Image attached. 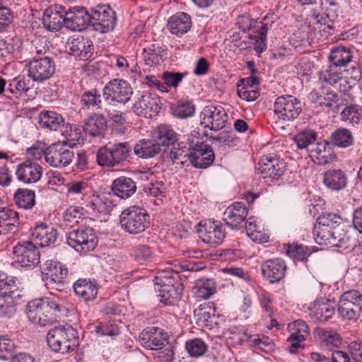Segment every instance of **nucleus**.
Masks as SVG:
<instances>
[{"mask_svg":"<svg viewBox=\"0 0 362 362\" xmlns=\"http://www.w3.org/2000/svg\"><path fill=\"white\" fill-rule=\"evenodd\" d=\"M76 334L71 326L55 327L47 333V344L54 352L66 354L73 351L78 344Z\"/></svg>","mask_w":362,"mask_h":362,"instance_id":"f03ea898","label":"nucleus"},{"mask_svg":"<svg viewBox=\"0 0 362 362\" xmlns=\"http://www.w3.org/2000/svg\"><path fill=\"white\" fill-rule=\"evenodd\" d=\"M107 127V121L101 114L94 113L88 117L85 124V132L92 136H96L102 134Z\"/></svg>","mask_w":362,"mask_h":362,"instance_id":"ea45409f","label":"nucleus"},{"mask_svg":"<svg viewBox=\"0 0 362 362\" xmlns=\"http://www.w3.org/2000/svg\"><path fill=\"white\" fill-rule=\"evenodd\" d=\"M317 134L312 130H304L294 136V141L299 149H306L308 151L316 141Z\"/></svg>","mask_w":362,"mask_h":362,"instance_id":"864d4df0","label":"nucleus"},{"mask_svg":"<svg viewBox=\"0 0 362 362\" xmlns=\"http://www.w3.org/2000/svg\"><path fill=\"white\" fill-rule=\"evenodd\" d=\"M165 50L158 44H151L144 49V59L150 66L160 64L166 56Z\"/></svg>","mask_w":362,"mask_h":362,"instance_id":"37998d69","label":"nucleus"},{"mask_svg":"<svg viewBox=\"0 0 362 362\" xmlns=\"http://www.w3.org/2000/svg\"><path fill=\"white\" fill-rule=\"evenodd\" d=\"M74 157V151L65 144L56 143L47 148L45 161L53 168H62L68 166Z\"/></svg>","mask_w":362,"mask_h":362,"instance_id":"9b49d317","label":"nucleus"},{"mask_svg":"<svg viewBox=\"0 0 362 362\" xmlns=\"http://www.w3.org/2000/svg\"><path fill=\"white\" fill-rule=\"evenodd\" d=\"M191 26V17L185 12L175 13L169 18L168 22L170 32L177 36L187 33L190 30Z\"/></svg>","mask_w":362,"mask_h":362,"instance_id":"cd10ccee","label":"nucleus"},{"mask_svg":"<svg viewBox=\"0 0 362 362\" xmlns=\"http://www.w3.org/2000/svg\"><path fill=\"white\" fill-rule=\"evenodd\" d=\"M35 195L31 189H19L14 194V202L19 208L24 209H31L35 203Z\"/></svg>","mask_w":362,"mask_h":362,"instance_id":"09e8293b","label":"nucleus"},{"mask_svg":"<svg viewBox=\"0 0 362 362\" xmlns=\"http://www.w3.org/2000/svg\"><path fill=\"white\" fill-rule=\"evenodd\" d=\"M308 98L316 106L331 107L337 95L329 87L320 85L309 94Z\"/></svg>","mask_w":362,"mask_h":362,"instance_id":"7c9ffc66","label":"nucleus"},{"mask_svg":"<svg viewBox=\"0 0 362 362\" xmlns=\"http://www.w3.org/2000/svg\"><path fill=\"white\" fill-rule=\"evenodd\" d=\"M155 290L159 288L179 286L177 280L172 276L170 272L163 271L159 272L153 279Z\"/></svg>","mask_w":362,"mask_h":362,"instance_id":"e2e57ef3","label":"nucleus"},{"mask_svg":"<svg viewBox=\"0 0 362 362\" xmlns=\"http://www.w3.org/2000/svg\"><path fill=\"white\" fill-rule=\"evenodd\" d=\"M16 261L23 267L33 268L40 262V251L30 241L18 243L13 249Z\"/></svg>","mask_w":362,"mask_h":362,"instance_id":"f8f14e48","label":"nucleus"},{"mask_svg":"<svg viewBox=\"0 0 362 362\" xmlns=\"http://www.w3.org/2000/svg\"><path fill=\"white\" fill-rule=\"evenodd\" d=\"M227 114L219 105H209L204 107L200 115L201 124L212 131L223 129L227 122Z\"/></svg>","mask_w":362,"mask_h":362,"instance_id":"9d476101","label":"nucleus"},{"mask_svg":"<svg viewBox=\"0 0 362 362\" xmlns=\"http://www.w3.org/2000/svg\"><path fill=\"white\" fill-rule=\"evenodd\" d=\"M341 219L334 214L320 216L313 230L315 241L318 245L339 247L345 234L341 233Z\"/></svg>","mask_w":362,"mask_h":362,"instance_id":"f257e3e1","label":"nucleus"},{"mask_svg":"<svg viewBox=\"0 0 362 362\" xmlns=\"http://www.w3.org/2000/svg\"><path fill=\"white\" fill-rule=\"evenodd\" d=\"M178 287L179 286H168L156 289V291L158 293L160 301L165 305H170L178 300L180 295L178 291Z\"/></svg>","mask_w":362,"mask_h":362,"instance_id":"052dcab7","label":"nucleus"},{"mask_svg":"<svg viewBox=\"0 0 362 362\" xmlns=\"http://www.w3.org/2000/svg\"><path fill=\"white\" fill-rule=\"evenodd\" d=\"M122 228L129 234H139L150 225V216L146 210L139 206L124 209L119 216Z\"/></svg>","mask_w":362,"mask_h":362,"instance_id":"7ed1b4c3","label":"nucleus"},{"mask_svg":"<svg viewBox=\"0 0 362 362\" xmlns=\"http://www.w3.org/2000/svg\"><path fill=\"white\" fill-rule=\"evenodd\" d=\"M19 282L15 278L0 280V296L17 299L20 296Z\"/></svg>","mask_w":362,"mask_h":362,"instance_id":"8fccbe9b","label":"nucleus"},{"mask_svg":"<svg viewBox=\"0 0 362 362\" xmlns=\"http://www.w3.org/2000/svg\"><path fill=\"white\" fill-rule=\"evenodd\" d=\"M189 160L196 168H206L214 160V153L209 144L200 143L195 145L189 153Z\"/></svg>","mask_w":362,"mask_h":362,"instance_id":"aec40b11","label":"nucleus"},{"mask_svg":"<svg viewBox=\"0 0 362 362\" xmlns=\"http://www.w3.org/2000/svg\"><path fill=\"white\" fill-rule=\"evenodd\" d=\"M16 175L17 180L25 185L35 184L42 177V168L36 162L25 160L17 165Z\"/></svg>","mask_w":362,"mask_h":362,"instance_id":"dca6fc26","label":"nucleus"},{"mask_svg":"<svg viewBox=\"0 0 362 362\" xmlns=\"http://www.w3.org/2000/svg\"><path fill=\"white\" fill-rule=\"evenodd\" d=\"M290 336L288 341L291 342L289 351L292 354L297 352L298 349L301 346L305 338L309 334V328L307 324L303 320H296L288 325Z\"/></svg>","mask_w":362,"mask_h":362,"instance_id":"5701e85b","label":"nucleus"},{"mask_svg":"<svg viewBox=\"0 0 362 362\" xmlns=\"http://www.w3.org/2000/svg\"><path fill=\"white\" fill-rule=\"evenodd\" d=\"M318 76L321 85L325 86L327 85L336 86L338 82L343 80L341 69L333 64L322 69Z\"/></svg>","mask_w":362,"mask_h":362,"instance_id":"58836bf2","label":"nucleus"},{"mask_svg":"<svg viewBox=\"0 0 362 362\" xmlns=\"http://www.w3.org/2000/svg\"><path fill=\"white\" fill-rule=\"evenodd\" d=\"M97 162L101 166L114 167L117 165L110 146L101 147L97 153Z\"/></svg>","mask_w":362,"mask_h":362,"instance_id":"69168bd1","label":"nucleus"},{"mask_svg":"<svg viewBox=\"0 0 362 362\" xmlns=\"http://www.w3.org/2000/svg\"><path fill=\"white\" fill-rule=\"evenodd\" d=\"M334 313V308L327 301L317 300L310 310V317L315 322H324L332 317Z\"/></svg>","mask_w":362,"mask_h":362,"instance_id":"c9c22d12","label":"nucleus"},{"mask_svg":"<svg viewBox=\"0 0 362 362\" xmlns=\"http://www.w3.org/2000/svg\"><path fill=\"white\" fill-rule=\"evenodd\" d=\"M258 170L266 182L279 180L286 170V165L279 157L268 154L262 157L258 163Z\"/></svg>","mask_w":362,"mask_h":362,"instance_id":"0eeeda50","label":"nucleus"},{"mask_svg":"<svg viewBox=\"0 0 362 362\" xmlns=\"http://www.w3.org/2000/svg\"><path fill=\"white\" fill-rule=\"evenodd\" d=\"M333 144L339 148H347L354 143L352 133L346 128H338L331 135Z\"/></svg>","mask_w":362,"mask_h":362,"instance_id":"de8ad7c7","label":"nucleus"},{"mask_svg":"<svg viewBox=\"0 0 362 362\" xmlns=\"http://www.w3.org/2000/svg\"><path fill=\"white\" fill-rule=\"evenodd\" d=\"M197 231L202 241L209 245H220L226 237L223 226L212 221L200 223Z\"/></svg>","mask_w":362,"mask_h":362,"instance_id":"f3484780","label":"nucleus"},{"mask_svg":"<svg viewBox=\"0 0 362 362\" xmlns=\"http://www.w3.org/2000/svg\"><path fill=\"white\" fill-rule=\"evenodd\" d=\"M168 339L166 333L158 327H151L143 330L139 337L140 344L151 350L162 349Z\"/></svg>","mask_w":362,"mask_h":362,"instance_id":"6ab92c4d","label":"nucleus"},{"mask_svg":"<svg viewBox=\"0 0 362 362\" xmlns=\"http://www.w3.org/2000/svg\"><path fill=\"white\" fill-rule=\"evenodd\" d=\"M98 237L90 228H79L68 233L67 243L80 253L93 250L98 245Z\"/></svg>","mask_w":362,"mask_h":362,"instance_id":"20e7f679","label":"nucleus"},{"mask_svg":"<svg viewBox=\"0 0 362 362\" xmlns=\"http://www.w3.org/2000/svg\"><path fill=\"white\" fill-rule=\"evenodd\" d=\"M86 211L92 214H110L115 204L111 199L107 197L93 196L84 204Z\"/></svg>","mask_w":362,"mask_h":362,"instance_id":"c85d7f7f","label":"nucleus"},{"mask_svg":"<svg viewBox=\"0 0 362 362\" xmlns=\"http://www.w3.org/2000/svg\"><path fill=\"white\" fill-rule=\"evenodd\" d=\"M27 316L30 322L40 326H45L54 320L52 313L47 311L41 298H36L28 302Z\"/></svg>","mask_w":362,"mask_h":362,"instance_id":"a211bd4d","label":"nucleus"},{"mask_svg":"<svg viewBox=\"0 0 362 362\" xmlns=\"http://www.w3.org/2000/svg\"><path fill=\"white\" fill-rule=\"evenodd\" d=\"M92 18L94 29L102 33L112 30L115 26V13L107 5H99L94 8Z\"/></svg>","mask_w":362,"mask_h":362,"instance_id":"ddd939ff","label":"nucleus"},{"mask_svg":"<svg viewBox=\"0 0 362 362\" xmlns=\"http://www.w3.org/2000/svg\"><path fill=\"white\" fill-rule=\"evenodd\" d=\"M31 235L36 244L44 247L53 245L57 239L58 233L52 226L41 223L33 228Z\"/></svg>","mask_w":362,"mask_h":362,"instance_id":"412c9836","label":"nucleus"},{"mask_svg":"<svg viewBox=\"0 0 362 362\" xmlns=\"http://www.w3.org/2000/svg\"><path fill=\"white\" fill-rule=\"evenodd\" d=\"M320 7L330 21H334L337 19L340 10L337 0H321Z\"/></svg>","mask_w":362,"mask_h":362,"instance_id":"774afa93","label":"nucleus"},{"mask_svg":"<svg viewBox=\"0 0 362 362\" xmlns=\"http://www.w3.org/2000/svg\"><path fill=\"white\" fill-rule=\"evenodd\" d=\"M286 252L293 260L305 261L312 254L311 250L302 245H289L287 247Z\"/></svg>","mask_w":362,"mask_h":362,"instance_id":"680f3d73","label":"nucleus"},{"mask_svg":"<svg viewBox=\"0 0 362 362\" xmlns=\"http://www.w3.org/2000/svg\"><path fill=\"white\" fill-rule=\"evenodd\" d=\"M81 104L84 109L98 110L102 104L100 91L96 88L85 91L81 97Z\"/></svg>","mask_w":362,"mask_h":362,"instance_id":"49530a36","label":"nucleus"},{"mask_svg":"<svg viewBox=\"0 0 362 362\" xmlns=\"http://www.w3.org/2000/svg\"><path fill=\"white\" fill-rule=\"evenodd\" d=\"M43 301L45 306L49 313H52V316L54 313L61 312L64 308V300L62 298L57 295L51 294L48 297L40 298Z\"/></svg>","mask_w":362,"mask_h":362,"instance_id":"338daca9","label":"nucleus"},{"mask_svg":"<svg viewBox=\"0 0 362 362\" xmlns=\"http://www.w3.org/2000/svg\"><path fill=\"white\" fill-rule=\"evenodd\" d=\"M75 294L86 301L92 300L98 294V285L95 281L80 279L73 285Z\"/></svg>","mask_w":362,"mask_h":362,"instance_id":"c756f323","label":"nucleus"},{"mask_svg":"<svg viewBox=\"0 0 362 362\" xmlns=\"http://www.w3.org/2000/svg\"><path fill=\"white\" fill-rule=\"evenodd\" d=\"M310 358L314 362H350L348 354L342 351H334L331 356H325L318 352H312Z\"/></svg>","mask_w":362,"mask_h":362,"instance_id":"603ef678","label":"nucleus"},{"mask_svg":"<svg viewBox=\"0 0 362 362\" xmlns=\"http://www.w3.org/2000/svg\"><path fill=\"white\" fill-rule=\"evenodd\" d=\"M169 156L173 163L180 164L183 167L189 157V149L186 146L177 144L171 148Z\"/></svg>","mask_w":362,"mask_h":362,"instance_id":"13d9d810","label":"nucleus"},{"mask_svg":"<svg viewBox=\"0 0 362 362\" xmlns=\"http://www.w3.org/2000/svg\"><path fill=\"white\" fill-rule=\"evenodd\" d=\"M341 120L353 126L358 124L362 118V108L356 105L345 107L341 113Z\"/></svg>","mask_w":362,"mask_h":362,"instance_id":"5fc2aeb1","label":"nucleus"},{"mask_svg":"<svg viewBox=\"0 0 362 362\" xmlns=\"http://www.w3.org/2000/svg\"><path fill=\"white\" fill-rule=\"evenodd\" d=\"M243 81V82L246 81L247 83L245 84L242 88H238V96L241 99L247 101H253L256 100L259 96V93L252 88V85L257 84L258 83L257 79L255 77H251Z\"/></svg>","mask_w":362,"mask_h":362,"instance_id":"4d7b16f0","label":"nucleus"},{"mask_svg":"<svg viewBox=\"0 0 362 362\" xmlns=\"http://www.w3.org/2000/svg\"><path fill=\"white\" fill-rule=\"evenodd\" d=\"M173 115L180 119L187 118L194 115L195 106L189 101L180 100L170 107Z\"/></svg>","mask_w":362,"mask_h":362,"instance_id":"3c124183","label":"nucleus"},{"mask_svg":"<svg viewBox=\"0 0 362 362\" xmlns=\"http://www.w3.org/2000/svg\"><path fill=\"white\" fill-rule=\"evenodd\" d=\"M158 99L151 94L143 95L135 102L133 110L134 113L140 117L151 118L160 110Z\"/></svg>","mask_w":362,"mask_h":362,"instance_id":"4be33fe9","label":"nucleus"},{"mask_svg":"<svg viewBox=\"0 0 362 362\" xmlns=\"http://www.w3.org/2000/svg\"><path fill=\"white\" fill-rule=\"evenodd\" d=\"M308 153L311 158H315L318 160L319 164H325L330 156L329 144L326 140L315 141L309 148Z\"/></svg>","mask_w":362,"mask_h":362,"instance_id":"c03bdc74","label":"nucleus"},{"mask_svg":"<svg viewBox=\"0 0 362 362\" xmlns=\"http://www.w3.org/2000/svg\"><path fill=\"white\" fill-rule=\"evenodd\" d=\"M66 193L68 197H84L88 189L86 182L81 180H71L64 184Z\"/></svg>","mask_w":362,"mask_h":362,"instance_id":"bf43d9fd","label":"nucleus"},{"mask_svg":"<svg viewBox=\"0 0 362 362\" xmlns=\"http://www.w3.org/2000/svg\"><path fill=\"white\" fill-rule=\"evenodd\" d=\"M216 284L212 279H200L192 288L194 296L199 300L207 299L216 293Z\"/></svg>","mask_w":362,"mask_h":362,"instance_id":"e433bc0d","label":"nucleus"},{"mask_svg":"<svg viewBox=\"0 0 362 362\" xmlns=\"http://www.w3.org/2000/svg\"><path fill=\"white\" fill-rule=\"evenodd\" d=\"M315 337L319 341L320 346L327 349L339 347L341 339L339 334L329 329L317 328L315 331Z\"/></svg>","mask_w":362,"mask_h":362,"instance_id":"f704fd0d","label":"nucleus"},{"mask_svg":"<svg viewBox=\"0 0 362 362\" xmlns=\"http://www.w3.org/2000/svg\"><path fill=\"white\" fill-rule=\"evenodd\" d=\"M301 110L300 102L292 95L278 97L274 105L275 115L284 121L293 120L298 117Z\"/></svg>","mask_w":362,"mask_h":362,"instance_id":"6e6552de","label":"nucleus"},{"mask_svg":"<svg viewBox=\"0 0 362 362\" xmlns=\"http://www.w3.org/2000/svg\"><path fill=\"white\" fill-rule=\"evenodd\" d=\"M27 66L29 78L37 83L49 79L55 71L54 62L48 57L34 58Z\"/></svg>","mask_w":362,"mask_h":362,"instance_id":"1a4fd4ad","label":"nucleus"},{"mask_svg":"<svg viewBox=\"0 0 362 362\" xmlns=\"http://www.w3.org/2000/svg\"><path fill=\"white\" fill-rule=\"evenodd\" d=\"M347 178L341 170H329L324 175V183L332 190H340L346 185Z\"/></svg>","mask_w":362,"mask_h":362,"instance_id":"a19ab883","label":"nucleus"},{"mask_svg":"<svg viewBox=\"0 0 362 362\" xmlns=\"http://www.w3.org/2000/svg\"><path fill=\"white\" fill-rule=\"evenodd\" d=\"M31 88L29 79L18 76L11 81L8 86V90L11 93L15 94L17 98H19L23 94L26 95Z\"/></svg>","mask_w":362,"mask_h":362,"instance_id":"6e6d98bb","label":"nucleus"},{"mask_svg":"<svg viewBox=\"0 0 362 362\" xmlns=\"http://www.w3.org/2000/svg\"><path fill=\"white\" fill-rule=\"evenodd\" d=\"M352 57L349 48L339 46L332 50L329 59L332 64L341 69L346 66L351 62Z\"/></svg>","mask_w":362,"mask_h":362,"instance_id":"a18cd8bd","label":"nucleus"},{"mask_svg":"<svg viewBox=\"0 0 362 362\" xmlns=\"http://www.w3.org/2000/svg\"><path fill=\"white\" fill-rule=\"evenodd\" d=\"M245 229L247 236L253 242L263 243L269 241V235L267 230L255 217H250L247 220Z\"/></svg>","mask_w":362,"mask_h":362,"instance_id":"2f4dec72","label":"nucleus"},{"mask_svg":"<svg viewBox=\"0 0 362 362\" xmlns=\"http://www.w3.org/2000/svg\"><path fill=\"white\" fill-rule=\"evenodd\" d=\"M248 215L247 207L243 203L235 202L229 206L223 213V220L231 228H238Z\"/></svg>","mask_w":362,"mask_h":362,"instance_id":"a878e982","label":"nucleus"},{"mask_svg":"<svg viewBox=\"0 0 362 362\" xmlns=\"http://www.w3.org/2000/svg\"><path fill=\"white\" fill-rule=\"evenodd\" d=\"M41 272L44 281L56 286H62L68 276L69 270L61 262L48 259L41 267Z\"/></svg>","mask_w":362,"mask_h":362,"instance_id":"4468645a","label":"nucleus"},{"mask_svg":"<svg viewBox=\"0 0 362 362\" xmlns=\"http://www.w3.org/2000/svg\"><path fill=\"white\" fill-rule=\"evenodd\" d=\"M136 190V186L134 182L127 177H119L115 179L112 185V191L114 194L122 199L130 197Z\"/></svg>","mask_w":362,"mask_h":362,"instance_id":"72a5a7b5","label":"nucleus"},{"mask_svg":"<svg viewBox=\"0 0 362 362\" xmlns=\"http://www.w3.org/2000/svg\"><path fill=\"white\" fill-rule=\"evenodd\" d=\"M134 151L139 158H152L160 152V146L154 139H142L135 144Z\"/></svg>","mask_w":362,"mask_h":362,"instance_id":"79ce46f5","label":"nucleus"},{"mask_svg":"<svg viewBox=\"0 0 362 362\" xmlns=\"http://www.w3.org/2000/svg\"><path fill=\"white\" fill-rule=\"evenodd\" d=\"M338 313L344 320H356L362 313V296L356 290L344 293L338 303Z\"/></svg>","mask_w":362,"mask_h":362,"instance_id":"39448f33","label":"nucleus"},{"mask_svg":"<svg viewBox=\"0 0 362 362\" xmlns=\"http://www.w3.org/2000/svg\"><path fill=\"white\" fill-rule=\"evenodd\" d=\"M185 348L191 356L199 357L206 352L208 346L202 339L195 338L187 341L185 344Z\"/></svg>","mask_w":362,"mask_h":362,"instance_id":"0e129e2a","label":"nucleus"},{"mask_svg":"<svg viewBox=\"0 0 362 362\" xmlns=\"http://www.w3.org/2000/svg\"><path fill=\"white\" fill-rule=\"evenodd\" d=\"M133 93L129 83L123 79H113L108 82L103 88V95L105 100L110 104H125L130 100Z\"/></svg>","mask_w":362,"mask_h":362,"instance_id":"423d86ee","label":"nucleus"},{"mask_svg":"<svg viewBox=\"0 0 362 362\" xmlns=\"http://www.w3.org/2000/svg\"><path fill=\"white\" fill-rule=\"evenodd\" d=\"M71 54L81 60L88 59L93 54L94 47L92 41L88 37L78 36L68 44Z\"/></svg>","mask_w":362,"mask_h":362,"instance_id":"bb28decb","label":"nucleus"},{"mask_svg":"<svg viewBox=\"0 0 362 362\" xmlns=\"http://www.w3.org/2000/svg\"><path fill=\"white\" fill-rule=\"evenodd\" d=\"M65 8L61 5H53L44 11L42 23L44 27L49 30H59L64 23Z\"/></svg>","mask_w":362,"mask_h":362,"instance_id":"393cba45","label":"nucleus"},{"mask_svg":"<svg viewBox=\"0 0 362 362\" xmlns=\"http://www.w3.org/2000/svg\"><path fill=\"white\" fill-rule=\"evenodd\" d=\"M286 269L285 262L278 258L268 259L262 264L263 276L272 284L284 278Z\"/></svg>","mask_w":362,"mask_h":362,"instance_id":"b1692460","label":"nucleus"},{"mask_svg":"<svg viewBox=\"0 0 362 362\" xmlns=\"http://www.w3.org/2000/svg\"><path fill=\"white\" fill-rule=\"evenodd\" d=\"M38 119L40 127L50 131H57L65 126L62 115L54 111H42L39 114Z\"/></svg>","mask_w":362,"mask_h":362,"instance_id":"473e14b6","label":"nucleus"},{"mask_svg":"<svg viewBox=\"0 0 362 362\" xmlns=\"http://www.w3.org/2000/svg\"><path fill=\"white\" fill-rule=\"evenodd\" d=\"M90 21V16L83 6H74L65 11L64 24L72 31H81L86 28Z\"/></svg>","mask_w":362,"mask_h":362,"instance_id":"2eb2a0df","label":"nucleus"},{"mask_svg":"<svg viewBox=\"0 0 362 362\" xmlns=\"http://www.w3.org/2000/svg\"><path fill=\"white\" fill-rule=\"evenodd\" d=\"M153 139L159 146H168L176 141L177 134L168 124H160L152 131Z\"/></svg>","mask_w":362,"mask_h":362,"instance_id":"4c0bfd02","label":"nucleus"}]
</instances>
